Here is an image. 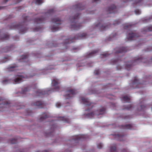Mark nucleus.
<instances>
[{"mask_svg":"<svg viewBox=\"0 0 152 152\" xmlns=\"http://www.w3.org/2000/svg\"><path fill=\"white\" fill-rule=\"evenodd\" d=\"M59 83V80L56 77L54 78L52 81V85L54 87V89H48L46 90H38L36 92L37 96L42 97L44 95H48L50 92L58 91L60 90V87L58 85Z\"/></svg>","mask_w":152,"mask_h":152,"instance_id":"1","label":"nucleus"},{"mask_svg":"<svg viewBox=\"0 0 152 152\" xmlns=\"http://www.w3.org/2000/svg\"><path fill=\"white\" fill-rule=\"evenodd\" d=\"M23 21L20 24L16 25L15 24H12L10 27V29H18L19 30V32L21 34L25 33L27 29L26 27V23L28 21H31L29 17L27 16H25L24 15H23Z\"/></svg>","mask_w":152,"mask_h":152,"instance_id":"2","label":"nucleus"},{"mask_svg":"<svg viewBox=\"0 0 152 152\" xmlns=\"http://www.w3.org/2000/svg\"><path fill=\"white\" fill-rule=\"evenodd\" d=\"M141 62L143 63L148 64L152 63V58L150 59V61H148L145 58H143L142 57L136 58L135 59L132 61H129L125 66V68L127 70H129L133 65H135L138 64Z\"/></svg>","mask_w":152,"mask_h":152,"instance_id":"3","label":"nucleus"},{"mask_svg":"<svg viewBox=\"0 0 152 152\" xmlns=\"http://www.w3.org/2000/svg\"><path fill=\"white\" fill-rule=\"evenodd\" d=\"M35 76L33 75L24 76V75H16L14 76L13 78L10 80H5L2 81V83L4 84H6L9 83L10 81H11L14 84H17L23 81V78H28L30 77Z\"/></svg>","mask_w":152,"mask_h":152,"instance_id":"4","label":"nucleus"},{"mask_svg":"<svg viewBox=\"0 0 152 152\" xmlns=\"http://www.w3.org/2000/svg\"><path fill=\"white\" fill-rule=\"evenodd\" d=\"M79 14H76L75 16L73 17H70L69 19L71 22V25L70 28L74 30H77L82 27V26L81 23H78L77 20L79 18Z\"/></svg>","mask_w":152,"mask_h":152,"instance_id":"5","label":"nucleus"},{"mask_svg":"<svg viewBox=\"0 0 152 152\" xmlns=\"http://www.w3.org/2000/svg\"><path fill=\"white\" fill-rule=\"evenodd\" d=\"M87 36V34L85 33L82 34H77L74 38H72L64 39V42L63 44V46L64 47L63 49H66L68 48L67 45L68 44L74 42V40L80 39L83 38Z\"/></svg>","mask_w":152,"mask_h":152,"instance_id":"6","label":"nucleus"},{"mask_svg":"<svg viewBox=\"0 0 152 152\" xmlns=\"http://www.w3.org/2000/svg\"><path fill=\"white\" fill-rule=\"evenodd\" d=\"M54 12V9L49 10L47 12L44 13L43 16L35 19L34 20V23L37 24L44 23L47 19V18L52 15Z\"/></svg>","mask_w":152,"mask_h":152,"instance_id":"7","label":"nucleus"},{"mask_svg":"<svg viewBox=\"0 0 152 152\" xmlns=\"http://www.w3.org/2000/svg\"><path fill=\"white\" fill-rule=\"evenodd\" d=\"M51 21L54 23L53 26L51 27V30L53 32L59 30L61 28L60 25L61 24V20L58 18H55L52 19Z\"/></svg>","mask_w":152,"mask_h":152,"instance_id":"8","label":"nucleus"},{"mask_svg":"<svg viewBox=\"0 0 152 152\" xmlns=\"http://www.w3.org/2000/svg\"><path fill=\"white\" fill-rule=\"evenodd\" d=\"M106 108L104 107H102L100 109L96 111L91 112L86 115V118H91L95 115L98 116L100 115H102L105 113Z\"/></svg>","mask_w":152,"mask_h":152,"instance_id":"9","label":"nucleus"},{"mask_svg":"<svg viewBox=\"0 0 152 152\" xmlns=\"http://www.w3.org/2000/svg\"><path fill=\"white\" fill-rule=\"evenodd\" d=\"M110 25L111 24L109 23L103 24L102 21L100 20L98 23L95 25V28H98L101 31H103L109 28Z\"/></svg>","mask_w":152,"mask_h":152,"instance_id":"10","label":"nucleus"},{"mask_svg":"<svg viewBox=\"0 0 152 152\" xmlns=\"http://www.w3.org/2000/svg\"><path fill=\"white\" fill-rule=\"evenodd\" d=\"M10 105V103L3 99L1 97H0V111H3L4 110L1 109L2 108H8Z\"/></svg>","mask_w":152,"mask_h":152,"instance_id":"11","label":"nucleus"},{"mask_svg":"<svg viewBox=\"0 0 152 152\" xmlns=\"http://www.w3.org/2000/svg\"><path fill=\"white\" fill-rule=\"evenodd\" d=\"M67 94L65 95L66 99H69L72 97L73 96L77 93L76 90L74 89H68L66 91Z\"/></svg>","mask_w":152,"mask_h":152,"instance_id":"12","label":"nucleus"},{"mask_svg":"<svg viewBox=\"0 0 152 152\" xmlns=\"http://www.w3.org/2000/svg\"><path fill=\"white\" fill-rule=\"evenodd\" d=\"M134 87L135 88H139L142 87V85L143 84H146V83H141L139 82V80L137 79V77H135L134 78V80L132 83Z\"/></svg>","mask_w":152,"mask_h":152,"instance_id":"13","label":"nucleus"},{"mask_svg":"<svg viewBox=\"0 0 152 152\" xmlns=\"http://www.w3.org/2000/svg\"><path fill=\"white\" fill-rule=\"evenodd\" d=\"M139 37L138 34L134 33L131 31L128 33L127 35V38L129 40H133V38Z\"/></svg>","mask_w":152,"mask_h":152,"instance_id":"14","label":"nucleus"},{"mask_svg":"<svg viewBox=\"0 0 152 152\" xmlns=\"http://www.w3.org/2000/svg\"><path fill=\"white\" fill-rule=\"evenodd\" d=\"M115 50V53H122L127 52L128 49L127 47H122L120 48H116Z\"/></svg>","mask_w":152,"mask_h":152,"instance_id":"15","label":"nucleus"},{"mask_svg":"<svg viewBox=\"0 0 152 152\" xmlns=\"http://www.w3.org/2000/svg\"><path fill=\"white\" fill-rule=\"evenodd\" d=\"M81 100L83 104L87 106H91V108L93 107V105H92L93 104L90 102L88 99L82 97L81 98Z\"/></svg>","mask_w":152,"mask_h":152,"instance_id":"16","label":"nucleus"},{"mask_svg":"<svg viewBox=\"0 0 152 152\" xmlns=\"http://www.w3.org/2000/svg\"><path fill=\"white\" fill-rule=\"evenodd\" d=\"M87 137V135H77L75 136L72 140H73L75 142H77V141L80 140H83L86 139Z\"/></svg>","mask_w":152,"mask_h":152,"instance_id":"17","label":"nucleus"},{"mask_svg":"<svg viewBox=\"0 0 152 152\" xmlns=\"http://www.w3.org/2000/svg\"><path fill=\"white\" fill-rule=\"evenodd\" d=\"M32 106H36L40 108H42L45 104L43 102L41 101H37L34 102H33L31 104Z\"/></svg>","mask_w":152,"mask_h":152,"instance_id":"18","label":"nucleus"},{"mask_svg":"<svg viewBox=\"0 0 152 152\" xmlns=\"http://www.w3.org/2000/svg\"><path fill=\"white\" fill-rule=\"evenodd\" d=\"M116 11V7L114 5H112L108 8V12L109 13H115Z\"/></svg>","mask_w":152,"mask_h":152,"instance_id":"19","label":"nucleus"},{"mask_svg":"<svg viewBox=\"0 0 152 152\" xmlns=\"http://www.w3.org/2000/svg\"><path fill=\"white\" fill-rule=\"evenodd\" d=\"M9 35L7 34H2L0 32V40H7L9 39Z\"/></svg>","mask_w":152,"mask_h":152,"instance_id":"20","label":"nucleus"},{"mask_svg":"<svg viewBox=\"0 0 152 152\" xmlns=\"http://www.w3.org/2000/svg\"><path fill=\"white\" fill-rule=\"evenodd\" d=\"M75 9L77 11L82 10L84 9L85 6L82 4H79L74 6Z\"/></svg>","mask_w":152,"mask_h":152,"instance_id":"21","label":"nucleus"},{"mask_svg":"<svg viewBox=\"0 0 152 152\" xmlns=\"http://www.w3.org/2000/svg\"><path fill=\"white\" fill-rule=\"evenodd\" d=\"M56 124H54L52 125L51 128V131L53 130V131L51 132L50 133H48L46 135L47 136L52 137L54 134L53 131H54L55 129H56Z\"/></svg>","mask_w":152,"mask_h":152,"instance_id":"22","label":"nucleus"},{"mask_svg":"<svg viewBox=\"0 0 152 152\" xmlns=\"http://www.w3.org/2000/svg\"><path fill=\"white\" fill-rule=\"evenodd\" d=\"M133 125L131 124H128L125 125H122L120 127L122 129H133Z\"/></svg>","mask_w":152,"mask_h":152,"instance_id":"23","label":"nucleus"},{"mask_svg":"<svg viewBox=\"0 0 152 152\" xmlns=\"http://www.w3.org/2000/svg\"><path fill=\"white\" fill-rule=\"evenodd\" d=\"M18 67V66L17 65L14 64L9 66L7 69H8L9 71H12L16 70V68Z\"/></svg>","mask_w":152,"mask_h":152,"instance_id":"24","label":"nucleus"},{"mask_svg":"<svg viewBox=\"0 0 152 152\" xmlns=\"http://www.w3.org/2000/svg\"><path fill=\"white\" fill-rule=\"evenodd\" d=\"M151 31H152V26L144 28L142 29V32L144 34L146 32Z\"/></svg>","mask_w":152,"mask_h":152,"instance_id":"25","label":"nucleus"},{"mask_svg":"<svg viewBox=\"0 0 152 152\" xmlns=\"http://www.w3.org/2000/svg\"><path fill=\"white\" fill-rule=\"evenodd\" d=\"M115 136V138H117L118 140L120 141H123V139L125 137L124 135H121L119 134L113 135Z\"/></svg>","mask_w":152,"mask_h":152,"instance_id":"26","label":"nucleus"},{"mask_svg":"<svg viewBox=\"0 0 152 152\" xmlns=\"http://www.w3.org/2000/svg\"><path fill=\"white\" fill-rule=\"evenodd\" d=\"M14 48V46L13 45H12L10 47H6L3 49L2 52H7L10 50H12Z\"/></svg>","mask_w":152,"mask_h":152,"instance_id":"27","label":"nucleus"},{"mask_svg":"<svg viewBox=\"0 0 152 152\" xmlns=\"http://www.w3.org/2000/svg\"><path fill=\"white\" fill-rule=\"evenodd\" d=\"M43 116H41L39 119V121H43L45 119L49 117V115L46 113H44L43 114Z\"/></svg>","mask_w":152,"mask_h":152,"instance_id":"28","label":"nucleus"},{"mask_svg":"<svg viewBox=\"0 0 152 152\" xmlns=\"http://www.w3.org/2000/svg\"><path fill=\"white\" fill-rule=\"evenodd\" d=\"M58 119L59 120L63 121L65 122L69 123L70 122L69 120L65 117H59Z\"/></svg>","mask_w":152,"mask_h":152,"instance_id":"29","label":"nucleus"},{"mask_svg":"<svg viewBox=\"0 0 152 152\" xmlns=\"http://www.w3.org/2000/svg\"><path fill=\"white\" fill-rule=\"evenodd\" d=\"M121 100L124 101L126 102H129L130 100V98L127 96H124L122 97L121 99Z\"/></svg>","mask_w":152,"mask_h":152,"instance_id":"30","label":"nucleus"},{"mask_svg":"<svg viewBox=\"0 0 152 152\" xmlns=\"http://www.w3.org/2000/svg\"><path fill=\"white\" fill-rule=\"evenodd\" d=\"M110 152H117L116 150V145L111 147L110 148Z\"/></svg>","mask_w":152,"mask_h":152,"instance_id":"31","label":"nucleus"},{"mask_svg":"<svg viewBox=\"0 0 152 152\" xmlns=\"http://www.w3.org/2000/svg\"><path fill=\"white\" fill-rule=\"evenodd\" d=\"M17 139H12L9 140L8 142L11 144H15L17 143Z\"/></svg>","mask_w":152,"mask_h":152,"instance_id":"32","label":"nucleus"},{"mask_svg":"<svg viewBox=\"0 0 152 152\" xmlns=\"http://www.w3.org/2000/svg\"><path fill=\"white\" fill-rule=\"evenodd\" d=\"M98 51V50H94L91 53H90L88 56V57H91V56H93Z\"/></svg>","mask_w":152,"mask_h":152,"instance_id":"33","label":"nucleus"},{"mask_svg":"<svg viewBox=\"0 0 152 152\" xmlns=\"http://www.w3.org/2000/svg\"><path fill=\"white\" fill-rule=\"evenodd\" d=\"M42 29V27L40 26L39 27H37L33 29L34 31H40Z\"/></svg>","mask_w":152,"mask_h":152,"instance_id":"34","label":"nucleus"},{"mask_svg":"<svg viewBox=\"0 0 152 152\" xmlns=\"http://www.w3.org/2000/svg\"><path fill=\"white\" fill-rule=\"evenodd\" d=\"M132 107V106L131 104H130L127 106H126L123 109L126 110H130Z\"/></svg>","mask_w":152,"mask_h":152,"instance_id":"35","label":"nucleus"},{"mask_svg":"<svg viewBox=\"0 0 152 152\" xmlns=\"http://www.w3.org/2000/svg\"><path fill=\"white\" fill-rule=\"evenodd\" d=\"M133 26V25L131 24H128L124 26V29H128L131 28Z\"/></svg>","mask_w":152,"mask_h":152,"instance_id":"36","label":"nucleus"},{"mask_svg":"<svg viewBox=\"0 0 152 152\" xmlns=\"http://www.w3.org/2000/svg\"><path fill=\"white\" fill-rule=\"evenodd\" d=\"M120 23L121 20H116L114 21L113 24L114 25H116L119 24Z\"/></svg>","mask_w":152,"mask_h":152,"instance_id":"37","label":"nucleus"},{"mask_svg":"<svg viewBox=\"0 0 152 152\" xmlns=\"http://www.w3.org/2000/svg\"><path fill=\"white\" fill-rule=\"evenodd\" d=\"M120 60L119 59H113L112 60V61L113 62V64H116Z\"/></svg>","mask_w":152,"mask_h":152,"instance_id":"38","label":"nucleus"},{"mask_svg":"<svg viewBox=\"0 0 152 152\" xmlns=\"http://www.w3.org/2000/svg\"><path fill=\"white\" fill-rule=\"evenodd\" d=\"M43 3L42 0H36L35 3L38 5H40Z\"/></svg>","mask_w":152,"mask_h":152,"instance_id":"39","label":"nucleus"},{"mask_svg":"<svg viewBox=\"0 0 152 152\" xmlns=\"http://www.w3.org/2000/svg\"><path fill=\"white\" fill-rule=\"evenodd\" d=\"M29 90V88L28 87H26L24 89H22V92L23 93H24L25 92L28 91Z\"/></svg>","mask_w":152,"mask_h":152,"instance_id":"40","label":"nucleus"},{"mask_svg":"<svg viewBox=\"0 0 152 152\" xmlns=\"http://www.w3.org/2000/svg\"><path fill=\"white\" fill-rule=\"evenodd\" d=\"M28 54L24 55L22 56V59H25L28 58Z\"/></svg>","mask_w":152,"mask_h":152,"instance_id":"41","label":"nucleus"},{"mask_svg":"<svg viewBox=\"0 0 152 152\" xmlns=\"http://www.w3.org/2000/svg\"><path fill=\"white\" fill-rule=\"evenodd\" d=\"M141 109L140 110L141 111L143 110L146 108V106L144 105H140Z\"/></svg>","mask_w":152,"mask_h":152,"instance_id":"42","label":"nucleus"},{"mask_svg":"<svg viewBox=\"0 0 152 152\" xmlns=\"http://www.w3.org/2000/svg\"><path fill=\"white\" fill-rule=\"evenodd\" d=\"M49 46H50V47L52 48L53 47H56L57 46L56 45H54L53 43H50L49 44Z\"/></svg>","mask_w":152,"mask_h":152,"instance_id":"43","label":"nucleus"},{"mask_svg":"<svg viewBox=\"0 0 152 152\" xmlns=\"http://www.w3.org/2000/svg\"><path fill=\"white\" fill-rule=\"evenodd\" d=\"M94 73L96 75H98L99 73V69L95 70L94 71Z\"/></svg>","mask_w":152,"mask_h":152,"instance_id":"44","label":"nucleus"},{"mask_svg":"<svg viewBox=\"0 0 152 152\" xmlns=\"http://www.w3.org/2000/svg\"><path fill=\"white\" fill-rule=\"evenodd\" d=\"M56 106L57 107L59 108L61 106V103L59 102H57L56 104Z\"/></svg>","mask_w":152,"mask_h":152,"instance_id":"45","label":"nucleus"},{"mask_svg":"<svg viewBox=\"0 0 152 152\" xmlns=\"http://www.w3.org/2000/svg\"><path fill=\"white\" fill-rule=\"evenodd\" d=\"M135 12L137 15H139L140 14V11L139 10H136L135 11Z\"/></svg>","mask_w":152,"mask_h":152,"instance_id":"46","label":"nucleus"},{"mask_svg":"<svg viewBox=\"0 0 152 152\" xmlns=\"http://www.w3.org/2000/svg\"><path fill=\"white\" fill-rule=\"evenodd\" d=\"M97 147L98 148L101 149V148H102V143H100L98 144L97 145Z\"/></svg>","mask_w":152,"mask_h":152,"instance_id":"47","label":"nucleus"},{"mask_svg":"<svg viewBox=\"0 0 152 152\" xmlns=\"http://www.w3.org/2000/svg\"><path fill=\"white\" fill-rule=\"evenodd\" d=\"M143 0H136L135 2L136 4H139L142 2Z\"/></svg>","mask_w":152,"mask_h":152,"instance_id":"48","label":"nucleus"},{"mask_svg":"<svg viewBox=\"0 0 152 152\" xmlns=\"http://www.w3.org/2000/svg\"><path fill=\"white\" fill-rule=\"evenodd\" d=\"M86 12L88 14H92L93 13V12H92V11H91L90 10H88L86 11Z\"/></svg>","mask_w":152,"mask_h":152,"instance_id":"49","label":"nucleus"},{"mask_svg":"<svg viewBox=\"0 0 152 152\" xmlns=\"http://www.w3.org/2000/svg\"><path fill=\"white\" fill-rule=\"evenodd\" d=\"M92 93L94 94H98L99 93V91L97 90H95L93 91Z\"/></svg>","mask_w":152,"mask_h":152,"instance_id":"50","label":"nucleus"},{"mask_svg":"<svg viewBox=\"0 0 152 152\" xmlns=\"http://www.w3.org/2000/svg\"><path fill=\"white\" fill-rule=\"evenodd\" d=\"M102 55L104 57H106L107 56L109 55V54H108V53H105L102 54Z\"/></svg>","mask_w":152,"mask_h":152,"instance_id":"51","label":"nucleus"},{"mask_svg":"<svg viewBox=\"0 0 152 152\" xmlns=\"http://www.w3.org/2000/svg\"><path fill=\"white\" fill-rule=\"evenodd\" d=\"M152 50V48H147V50H145L146 51H148Z\"/></svg>","mask_w":152,"mask_h":152,"instance_id":"52","label":"nucleus"},{"mask_svg":"<svg viewBox=\"0 0 152 152\" xmlns=\"http://www.w3.org/2000/svg\"><path fill=\"white\" fill-rule=\"evenodd\" d=\"M117 69L119 70V69H121L122 68L121 66H118L117 67Z\"/></svg>","mask_w":152,"mask_h":152,"instance_id":"53","label":"nucleus"},{"mask_svg":"<svg viewBox=\"0 0 152 152\" xmlns=\"http://www.w3.org/2000/svg\"><path fill=\"white\" fill-rule=\"evenodd\" d=\"M83 66V64H81V65H80L79 64H77V67H79L82 66Z\"/></svg>","mask_w":152,"mask_h":152,"instance_id":"54","label":"nucleus"},{"mask_svg":"<svg viewBox=\"0 0 152 152\" xmlns=\"http://www.w3.org/2000/svg\"><path fill=\"white\" fill-rule=\"evenodd\" d=\"M130 118V116L129 115L126 116L124 118V119H128Z\"/></svg>","mask_w":152,"mask_h":152,"instance_id":"55","label":"nucleus"},{"mask_svg":"<svg viewBox=\"0 0 152 152\" xmlns=\"http://www.w3.org/2000/svg\"><path fill=\"white\" fill-rule=\"evenodd\" d=\"M122 152H127V151L126 149H124V150H122Z\"/></svg>","mask_w":152,"mask_h":152,"instance_id":"56","label":"nucleus"},{"mask_svg":"<svg viewBox=\"0 0 152 152\" xmlns=\"http://www.w3.org/2000/svg\"><path fill=\"white\" fill-rule=\"evenodd\" d=\"M16 38H14L15 40H17L18 39H19V37L18 36H16L15 37Z\"/></svg>","mask_w":152,"mask_h":152,"instance_id":"57","label":"nucleus"},{"mask_svg":"<svg viewBox=\"0 0 152 152\" xmlns=\"http://www.w3.org/2000/svg\"><path fill=\"white\" fill-rule=\"evenodd\" d=\"M100 0H94L93 1V2H97L98 1H100Z\"/></svg>","mask_w":152,"mask_h":152,"instance_id":"58","label":"nucleus"},{"mask_svg":"<svg viewBox=\"0 0 152 152\" xmlns=\"http://www.w3.org/2000/svg\"><path fill=\"white\" fill-rule=\"evenodd\" d=\"M26 151V149H24L22 151H20V152H24Z\"/></svg>","mask_w":152,"mask_h":152,"instance_id":"59","label":"nucleus"},{"mask_svg":"<svg viewBox=\"0 0 152 152\" xmlns=\"http://www.w3.org/2000/svg\"><path fill=\"white\" fill-rule=\"evenodd\" d=\"M4 1L5 2H6L8 1V0H4Z\"/></svg>","mask_w":152,"mask_h":152,"instance_id":"60","label":"nucleus"},{"mask_svg":"<svg viewBox=\"0 0 152 152\" xmlns=\"http://www.w3.org/2000/svg\"><path fill=\"white\" fill-rule=\"evenodd\" d=\"M22 0H18V2H19L20 1H21Z\"/></svg>","mask_w":152,"mask_h":152,"instance_id":"61","label":"nucleus"},{"mask_svg":"<svg viewBox=\"0 0 152 152\" xmlns=\"http://www.w3.org/2000/svg\"><path fill=\"white\" fill-rule=\"evenodd\" d=\"M55 142H58L56 140L55 141Z\"/></svg>","mask_w":152,"mask_h":152,"instance_id":"62","label":"nucleus"},{"mask_svg":"<svg viewBox=\"0 0 152 152\" xmlns=\"http://www.w3.org/2000/svg\"><path fill=\"white\" fill-rule=\"evenodd\" d=\"M77 49V48H73V49H74V50H76V49Z\"/></svg>","mask_w":152,"mask_h":152,"instance_id":"63","label":"nucleus"},{"mask_svg":"<svg viewBox=\"0 0 152 152\" xmlns=\"http://www.w3.org/2000/svg\"><path fill=\"white\" fill-rule=\"evenodd\" d=\"M116 34H115V35H114V36H113V37H114L115 36H116Z\"/></svg>","mask_w":152,"mask_h":152,"instance_id":"64","label":"nucleus"}]
</instances>
